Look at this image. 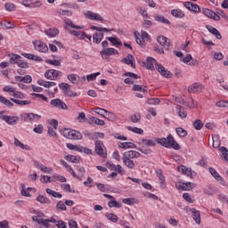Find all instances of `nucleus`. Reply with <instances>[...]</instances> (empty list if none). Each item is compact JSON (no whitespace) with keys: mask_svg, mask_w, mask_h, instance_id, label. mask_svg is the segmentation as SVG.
Segmentation results:
<instances>
[{"mask_svg":"<svg viewBox=\"0 0 228 228\" xmlns=\"http://www.w3.org/2000/svg\"><path fill=\"white\" fill-rule=\"evenodd\" d=\"M156 143L161 145L162 147H166V149H174L175 151H181V145L174 139L172 134H168L167 138H155L151 139H140L138 142L139 145L142 147H156Z\"/></svg>","mask_w":228,"mask_h":228,"instance_id":"nucleus-1","label":"nucleus"},{"mask_svg":"<svg viewBox=\"0 0 228 228\" xmlns=\"http://www.w3.org/2000/svg\"><path fill=\"white\" fill-rule=\"evenodd\" d=\"M154 65L158 72H159V74H161L163 77H172V72L167 70V69H165L163 65L158 63V61L154 58L148 57L145 63L146 69H148V70H154Z\"/></svg>","mask_w":228,"mask_h":228,"instance_id":"nucleus-2","label":"nucleus"},{"mask_svg":"<svg viewBox=\"0 0 228 228\" xmlns=\"http://www.w3.org/2000/svg\"><path fill=\"white\" fill-rule=\"evenodd\" d=\"M140 156H142V154L136 151H126L123 154V163L126 167H127V168H130V170L134 169V167H136V164L134 163V159L136 158H140Z\"/></svg>","mask_w":228,"mask_h":228,"instance_id":"nucleus-3","label":"nucleus"},{"mask_svg":"<svg viewBox=\"0 0 228 228\" xmlns=\"http://www.w3.org/2000/svg\"><path fill=\"white\" fill-rule=\"evenodd\" d=\"M61 134L64 138L68 140H81L83 138V134L70 128H64L61 130Z\"/></svg>","mask_w":228,"mask_h":228,"instance_id":"nucleus-4","label":"nucleus"},{"mask_svg":"<svg viewBox=\"0 0 228 228\" xmlns=\"http://www.w3.org/2000/svg\"><path fill=\"white\" fill-rule=\"evenodd\" d=\"M95 152L96 154H98V156H100V158H108V151H106V146H104V143H102V141H95Z\"/></svg>","mask_w":228,"mask_h":228,"instance_id":"nucleus-5","label":"nucleus"},{"mask_svg":"<svg viewBox=\"0 0 228 228\" xmlns=\"http://www.w3.org/2000/svg\"><path fill=\"white\" fill-rule=\"evenodd\" d=\"M0 118L4 120V122H6V124H9V126H16V124H19V117L8 116L4 114V111L0 112Z\"/></svg>","mask_w":228,"mask_h":228,"instance_id":"nucleus-6","label":"nucleus"},{"mask_svg":"<svg viewBox=\"0 0 228 228\" xmlns=\"http://www.w3.org/2000/svg\"><path fill=\"white\" fill-rule=\"evenodd\" d=\"M59 88L61 90H62L63 94L67 96V97H76L77 95V93L71 91V86L70 85L67 84V83H61L59 85Z\"/></svg>","mask_w":228,"mask_h":228,"instance_id":"nucleus-7","label":"nucleus"},{"mask_svg":"<svg viewBox=\"0 0 228 228\" xmlns=\"http://www.w3.org/2000/svg\"><path fill=\"white\" fill-rule=\"evenodd\" d=\"M63 74L61 71H58L56 69H48L45 73V77L46 79H50V81H56V79H59V77H61Z\"/></svg>","mask_w":228,"mask_h":228,"instance_id":"nucleus-8","label":"nucleus"},{"mask_svg":"<svg viewBox=\"0 0 228 228\" xmlns=\"http://www.w3.org/2000/svg\"><path fill=\"white\" fill-rule=\"evenodd\" d=\"M84 15L86 19H88L89 20H98L99 22H104V18H102V16L97 12L87 11L84 13Z\"/></svg>","mask_w":228,"mask_h":228,"instance_id":"nucleus-9","label":"nucleus"},{"mask_svg":"<svg viewBox=\"0 0 228 228\" xmlns=\"http://www.w3.org/2000/svg\"><path fill=\"white\" fill-rule=\"evenodd\" d=\"M33 45L36 51L39 53H47L49 51L47 45L42 41H33Z\"/></svg>","mask_w":228,"mask_h":228,"instance_id":"nucleus-10","label":"nucleus"},{"mask_svg":"<svg viewBox=\"0 0 228 228\" xmlns=\"http://www.w3.org/2000/svg\"><path fill=\"white\" fill-rule=\"evenodd\" d=\"M50 104L53 106V108H58L59 110H69L67 104L59 98L52 100L50 102Z\"/></svg>","mask_w":228,"mask_h":228,"instance_id":"nucleus-11","label":"nucleus"},{"mask_svg":"<svg viewBox=\"0 0 228 228\" xmlns=\"http://www.w3.org/2000/svg\"><path fill=\"white\" fill-rule=\"evenodd\" d=\"M157 42L166 49V51H170V39L165 36H159L157 38Z\"/></svg>","mask_w":228,"mask_h":228,"instance_id":"nucleus-12","label":"nucleus"},{"mask_svg":"<svg viewBox=\"0 0 228 228\" xmlns=\"http://www.w3.org/2000/svg\"><path fill=\"white\" fill-rule=\"evenodd\" d=\"M176 188L177 190H183V191H190V190L195 188V183L191 182L180 183L179 184H176Z\"/></svg>","mask_w":228,"mask_h":228,"instance_id":"nucleus-13","label":"nucleus"},{"mask_svg":"<svg viewBox=\"0 0 228 228\" xmlns=\"http://www.w3.org/2000/svg\"><path fill=\"white\" fill-rule=\"evenodd\" d=\"M100 54L102 58H104V56H114L118 54V50L115 48H105L100 52Z\"/></svg>","mask_w":228,"mask_h":228,"instance_id":"nucleus-14","label":"nucleus"},{"mask_svg":"<svg viewBox=\"0 0 228 228\" xmlns=\"http://www.w3.org/2000/svg\"><path fill=\"white\" fill-rule=\"evenodd\" d=\"M204 86L199 83H194L188 87V92H190V94H199V92H202Z\"/></svg>","mask_w":228,"mask_h":228,"instance_id":"nucleus-15","label":"nucleus"},{"mask_svg":"<svg viewBox=\"0 0 228 228\" xmlns=\"http://www.w3.org/2000/svg\"><path fill=\"white\" fill-rule=\"evenodd\" d=\"M121 61L126 65H131L132 69H136V63L134 61V57L133 56V54H128L127 57L123 58Z\"/></svg>","mask_w":228,"mask_h":228,"instance_id":"nucleus-16","label":"nucleus"},{"mask_svg":"<svg viewBox=\"0 0 228 228\" xmlns=\"http://www.w3.org/2000/svg\"><path fill=\"white\" fill-rule=\"evenodd\" d=\"M184 6L187 10H190V12H193L194 13H199V12H200V7L191 2H185Z\"/></svg>","mask_w":228,"mask_h":228,"instance_id":"nucleus-17","label":"nucleus"},{"mask_svg":"<svg viewBox=\"0 0 228 228\" xmlns=\"http://www.w3.org/2000/svg\"><path fill=\"white\" fill-rule=\"evenodd\" d=\"M202 12L206 15V17H208V19H213V20H220V16L215 12L209 9H203Z\"/></svg>","mask_w":228,"mask_h":228,"instance_id":"nucleus-18","label":"nucleus"},{"mask_svg":"<svg viewBox=\"0 0 228 228\" xmlns=\"http://www.w3.org/2000/svg\"><path fill=\"white\" fill-rule=\"evenodd\" d=\"M64 24L66 25L64 26V28L67 30H69V27L67 26H69V28H72L73 29H85V26H77L69 19H64Z\"/></svg>","mask_w":228,"mask_h":228,"instance_id":"nucleus-19","label":"nucleus"},{"mask_svg":"<svg viewBox=\"0 0 228 228\" xmlns=\"http://www.w3.org/2000/svg\"><path fill=\"white\" fill-rule=\"evenodd\" d=\"M42 118V116L35 113H25L24 114V120L25 122H33V120H38Z\"/></svg>","mask_w":228,"mask_h":228,"instance_id":"nucleus-20","label":"nucleus"},{"mask_svg":"<svg viewBox=\"0 0 228 228\" xmlns=\"http://www.w3.org/2000/svg\"><path fill=\"white\" fill-rule=\"evenodd\" d=\"M34 165L36 167V168H39V170H41V172H44L45 174H51V172H53V168L51 167H47L45 166H44L43 164H40V162L38 161H34Z\"/></svg>","mask_w":228,"mask_h":228,"instance_id":"nucleus-21","label":"nucleus"},{"mask_svg":"<svg viewBox=\"0 0 228 228\" xmlns=\"http://www.w3.org/2000/svg\"><path fill=\"white\" fill-rule=\"evenodd\" d=\"M191 216L198 225H200V212L195 208H190Z\"/></svg>","mask_w":228,"mask_h":228,"instance_id":"nucleus-22","label":"nucleus"},{"mask_svg":"<svg viewBox=\"0 0 228 228\" xmlns=\"http://www.w3.org/2000/svg\"><path fill=\"white\" fill-rule=\"evenodd\" d=\"M153 18L156 22H160L161 24H167L168 26H170L171 24L170 20H168V19L165 18V16L163 15L155 14Z\"/></svg>","mask_w":228,"mask_h":228,"instance_id":"nucleus-23","label":"nucleus"},{"mask_svg":"<svg viewBox=\"0 0 228 228\" xmlns=\"http://www.w3.org/2000/svg\"><path fill=\"white\" fill-rule=\"evenodd\" d=\"M45 35L50 37V38H53L54 37H58V35H60V30H58V28L45 29Z\"/></svg>","mask_w":228,"mask_h":228,"instance_id":"nucleus-24","label":"nucleus"},{"mask_svg":"<svg viewBox=\"0 0 228 228\" xmlns=\"http://www.w3.org/2000/svg\"><path fill=\"white\" fill-rule=\"evenodd\" d=\"M207 29L211 33L212 35H215L216 38L217 40H222V34H220V31L218 29L215 28L214 27L211 26H207Z\"/></svg>","mask_w":228,"mask_h":228,"instance_id":"nucleus-25","label":"nucleus"},{"mask_svg":"<svg viewBox=\"0 0 228 228\" xmlns=\"http://www.w3.org/2000/svg\"><path fill=\"white\" fill-rule=\"evenodd\" d=\"M102 38H104V33L95 32L93 35L94 44H101V42H102Z\"/></svg>","mask_w":228,"mask_h":228,"instance_id":"nucleus-26","label":"nucleus"},{"mask_svg":"<svg viewBox=\"0 0 228 228\" xmlns=\"http://www.w3.org/2000/svg\"><path fill=\"white\" fill-rule=\"evenodd\" d=\"M176 111L180 118H186V117H188V112H186V110L181 105L176 106Z\"/></svg>","mask_w":228,"mask_h":228,"instance_id":"nucleus-27","label":"nucleus"},{"mask_svg":"<svg viewBox=\"0 0 228 228\" xmlns=\"http://www.w3.org/2000/svg\"><path fill=\"white\" fill-rule=\"evenodd\" d=\"M105 115L103 116V118H106L107 120H110V122H113L117 120V116L115 113L110 111V110H104Z\"/></svg>","mask_w":228,"mask_h":228,"instance_id":"nucleus-28","label":"nucleus"},{"mask_svg":"<svg viewBox=\"0 0 228 228\" xmlns=\"http://www.w3.org/2000/svg\"><path fill=\"white\" fill-rule=\"evenodd\" d=\"M10 101L14 102V104H18V106H28V104H31V101H22L15 98H11Z\"/></svg>","mask_w":228,"mask_h":228,"instance_id":"nucleus-29","label":"nucleus"},{"mask_svg":"<svg viewBox=\"0 0 228 228\" xmlns=\"http://www.w3.org/2000/svg\"><path fill=\"white\" fill-rule=\"evenodd\" d=\"M89 124H96V126H105L106 122H104V120L102 119H99L95 117H91L89 118Z\"/></svg>","mask_w":228,"mask_h":228,"instance_id":"nucleus-30","label":"nucleus"},{"mask_svg":"<svg viewBox=\"0 0 228 228\" xmlns=\"http://www.w3.org/2000/svg\"><path fill=\"white\" fill-rule=\"evenodd\" d=\"M212 140H213L212 146L214 147V149H218L220 145H222V142L220 141V135L216 134L212 136Z\"/></svg>","mask_w":228,"mask_h":228,"instance_id":"nucleus-31","label":"nucleus"},{"mask_svg":"<svg viewBox=\"0 0 228 228\" xmlns=\"http://www.w3.org/2000/svg\"><path fill=\"white\" fill-rule=\"evenodd\" d=\"M171 15L176 19H183L184 17V12H183V11L180 9H174L171 11Z\"/></svg>","mask_w":228,"mask_h":228,"instance_id":"nucleus-32","label":"nucleus"},{"mask_svg":"<svg viewBox=\"0 0 228 228\" xmlns=\"http://www.w3.org/2000/svg\"><path fill=\"white\" fill-rule=\"evenodd\" d=\"M68 79L72 85H79V77L76 74L68 75Z\"/></svg>","mask_w":228,"mask_h":228,"instance_id":"nucleus-33","label":"nucleus"},{"mask_svg":"<svg viewBox=\"0 0 228 228\" xmlns=\"http://www.w3.org/2000/svg\"><path fill=\"white\" fill-rule=\"evenodd\" d=\"M119 148L120 149H136V144L134 142H120L119 143Z\"/></svg>","mask_w":228,"mask_h":228,"instance_id":"nucleus-34","label":"nucleus"},{"mask_svg":"<svg viewBox=\"0 0 228 228\" xmlns=\"http://www.w3.org/2000/svg\"><path fill=\"white\" fill-rule=\"evenodd\" d=\"M0 26L3 28V29H13L15 26L12 24V21H0Z\"/></svg>","mask_w":228,"mask_h":228,"instance_id":"nucleus-35","label":"nucleus"},{"mask_svg":"<svg viewBox=\"0 0 228 228\" xmlns=\"http://www.w3.org/2000/svg\"><path fill=\"white\" fill-rule=\"evenodd\" d=\"M156 174H157V176L159 177L160 183H161V185L160 187L163 189L165 188V175H163V171H161V169H157L156 171Z\"/></svg>","mask_w":228,"mask_h":228,"instance_id":"nucleus-36","label":"nucleus"},{"mask_svg":"<svg viewBox=\"0 0 228 228\" xmlns=\"http://www.w3.org/2000/svg\"><path fill=\"white\" fill-rule=\"evenodd\" d=\"M208 172L211 174V175L215 177L216 181H223L222 176L220 175V174H218V172H216V169H215L214 167H209Z\"/></svg>","mask_w":228,"mask_h":228,"instance_id":"nucleus-37","label":"nucleus"},{"mask_svg":"<svg viewBox=\"0 0 228 228\" xmlns=\"http://www.w3.org/2000/svg\"><path fill=\"white\" fill-rule=\"evenodd\" d=\"M176 134L180 136V138H185V136H188V132L184 130L183 127H177L175 128Z\"/></svg>","mask_w":228,"mask_h":228,"instance_id":"nucleus-38","label":"nucleus"},{"mask_svg":"<svg viewBox=\"0 0 228 228\" xmlns=\"http://www.w3.org/2000/svg\"><path fill=\"white\" fill-rule=\"evenodd\" d=\"M46 193H48V195H52V197H54V199H61L63 197L61 193L56 192V191L52 189H46Z\"/></svg>","mask_w":228,"mask_h":228,"instance_id":"nucleus-39","label":"nucleus"},{"mask_svg":"<svg viewBox=\"0 0 228 228\" xmlns=\"http://www.w3.org/2000/svg\"><path fill=\"white\" fill-rule=\"evenodd\" d=\"M14 145H15V147H20V149H23V151H28L29 150V146L22 143L17 138H14Z\"/></svg>","mask_w":228,"mask_h":228,"instance_id":"nucleus-40","label":"nucleus"},{"mask_svg":"<svg viewBox=\"0 0 228 228\" xmlns=\"http://www.w3.org/2000/svg\"><path fill=\"white\" fill-rule=\"evenodd\" d=\"M91 29L93 31H99L100 33H102V31H105L107 33L113 31V28H106L96 27V26H92Z\"/></svg>","mask_w":228,"mask_h":228,"instance_id":"nucleus-41","label":"nucleus"},{"mask_svg":"<svg viewBox=\"0 0 228 228\" xmlns=\"http://www.w3.org/2000/svg\"><path fill=\"white\" fill-rule=\"evenodd\" d=\"M65 159L70 163H79L80 158L74 155H66Z\"/></svg>","mask_w":228,"mask_h":228,"instance_id":"nucleus-42","label":"nucleus"},{"mask_svg":"<svg viewBox=\"0 0 228 228\" xmlns=\"http://www.w3.org/2000/svg\"><path fill=\"white\" fill-rule=\"evenodd\" d=\"M134 37H135L136 44L141 45V47H145V39L140 37V34L134 33Z\"/></svg>","mask_w":228,"mask_h":228,"instance_id":"nucleus-43","label":"nucleus"},{"mask_svg":"<svg viewBox=\"0 0 228 228\" xmlns=\"http://www.w3.org/2000/svg\"><path fill=\"white\" fill-rule=\"evenodd\" d=\"M20 61V55L12 54L10 58V63L12 65H15V63L19 65Z\"/></svg>","mask_w":228,"mask_h":228,"instance_id":"nucleus-44","label":"nucleus"},{"mask_svg":"<svg viewBox=\"0 0 228 228\" xmlns=\"http://www.w3.org/2000/svg\"><path fill=\"white\" fill-rule=\"evenodd\" d=\"M146 102L150 106H156L157 104H159V102H161V101L159 100V98H148Z\"/></svg>","mask_w":228,"mask_h":228,"instance_id":"nucleus-45","label":"nucleus"},{"mask_svg":"<svg viewBox=\"0 0 228 228\" xmlns=\"http://www.w3.org/2000/svg\"><path fill=\"white\" fill-rule=\"evenodd\" d=\"M85 134L88 136L90 140H95L97 138H104V134L102 133H94L93 135L92 134Z\"/></svg>","mask_w":228,"mask_h":228,"instance_id":"nucleus-46","label":"nucleus"},{"mask_svg":"<svg viewBox=\"0 0 228 228\" xmlns=\"http://www.w3.org/2000/svg\"><path fill=\"white\" fill-rule=\"evenodd\" d=\"M57 13H58L60 16L72 17V12H71V11H69V10H61V9H59V10L57 11Z\"/></svg>","mask_w":228,"mask_h":228,"instance_id":"nucleus-47","label":"nucleus"},{"mask_svg":"<svg viewBox=\"0 0 228 228\" xmlns=\"http://www.w3.org/2000/svg\"><path fill=\"white\" fill-rule=\"evenodd\" d=\"M193 126L196 129V131H200V129H202V127H204V123H202V120H200V119H196L193 122Z\"/></svg>","mask_w":228,"mask_h":228,"instance_id":"nucleus-48","label":"nucleus"},{"mask_svg":"<svg viewBox=\"0 0 228 228\" xmlns=\"http://www.w3.org/2000/svg\"><path fill=\"white\" fill-rule=\"evenodd\" d=\"M37 202H40V204H49L51 202V200L47 199L44 195H39L37 198Z\"/></svg>","mask_w":228,"mask_h":228,"instance_id":"nucleus-49","label":"nucleus"},{"mask_svg":"<svg viewBox=\"0 0 228 228\" xmlns=\"http://www.w3.org/2000/svg\"><path fill=\"white\" fill-rule=\"evenodd\" d=\"M106 218L114 224L118 222V216L113 213L106 214Z\"/></svg>","mask_w":228,"mask_h":228,"instance_id":"nucleus-50","label":"nucleus"},{"mask_svg":"<svg viewBox=\"0 0 228 228\" xmlns=\"http://www.w3.org/2000/svg\"><path fill=\"white\" fill-rule=\"evenodd\" d=\"M11 95H12V97H14V99H24L25 98L24 93H22L20 91H17V89Z\"/></svg>","mask_w":228,"mask_h":228,"instance_id":"nucleus-51","label":"nucleus"},{"mask_svg":"<svg viewBox=\"0 0 228 228\" xmlns=\"http://www.w3.org/2000/svg\"><path fill=\"white\" fill-rule=\"evenodd\" d=\"M107 40L112 44V45H122V42L118 37H107Z\"/></svg>","mask_w":228,"mask_h":228,"instance_id":"nucleus-52","label":"nucleus"},{"mask_svg":"<svg viewBox=\"0 0 228 228\" xmlns=\"http://www.w3.org/2000/svg\"><path fill=\"white\" fill-rule=\"evenodd\" d=\"M128 131H132V133H135L136 134H143V130L142 128H138L136 126H127Z\"/></svg>","mask_w":228,"mask_h":228,"instance_id":"nucleus-53","label":"nucleus"},{"mask_svg":"<svg viewBox=\"0 0 228 228\" xmlns=\"http://www.w3.org/2000/svg\"><path fill=\"white\" fill-rule=\"evenodd\" d=\"M109 208H122V203L117 200H110L108 203Z\"/></svg>","mask_w":228,"mask_h":228,"instance_id":"nucleus-54","label":"nucleus"},{"mask_svg":"<svg viewBox=\"0 0 228 228\" xmlns=\"http://www.w3.org/2000/svg\"><path fill=\"white\" fill-rule=\"evenodd\" d=\"M56 209L58 211H67V206H65V203L63 201H59L56 205Z\"/></svg>","mask_w":228,"mask_h":228,"instance_id":"nucleus-55","label":"nucleus"},{"mask_svg":"<svg viewBox=\"0 0 228 228\" xmlns=\"http://www.w3.org/2000/svg\"><path fill=\"white\" fill-rule=\"evenodd\" d=\"M0 102H2V104H4L5 106H9V107L13 106V102H12L10 100L6 99L4 96H2L0 98Z\"/></svg>","mask_w":228,"mask_h":228,"instance_id":"nucleus-56","label":"nucleus"},{"mask_svg":"<svg viewBox=\"0 0 228 228\" xmlns=\"http://www.w3.org/2000/svg\"><path fill=\"white\" fill-rule=\"evenodd\" d=\"M4 6H5V10H7V12H15V10L17 8V6L12 3H6Z\"/></svg>","mask_w":228,"mask_h":228,"instance_id":"nucleus-57","label":"nucleus"},{"mask_svg":"<svg viewBox=\"0 0 228 228\" xmlns=\"http://www.w3.org/2000/svg\"><path fill=\"white\" fill-rule=\"evenodd\" d=\"M4 92H6L7 94H10V95L13 94L15 92V87L12 86H6L4 87Z\"/></svg>","mask_w":228,"mask_h":228,"instance_id":"nucleus-58","label":"nucleus"},{"mask_svg":"<svg viewBox=\"0 0 228 228\" xmlns=\"http://www.w3.org/2000/svg\"><path fill=\"white\" fill-rule=\"evenodd\" d=\"M219 151L222 152V154L224 156V159L225 161H228V150H227V148H225L224 146H222Z\"/></svg>","mask_w":228,"mask_h":228,"instance_id":"nucleus-59","label":"nucleus"},{"mask_svg":"<svg viewBox=\"0 0 228 228\" xmlns=\"http://www.w3.org/2000/svg\"><path fill=\"white\" fill-rule=\"evenodd\" d=\"M131 120L134 124H138V122H140V120H142V116L140 114H134L131 117Z\"/></svg>","mask_w":228,"mask_h":228,"instance_id":"nucleus-60","label":"nucleus"},{"mask_svg":"<svg viewBox=\"0 0 228 228\" xmlns=\"http://www.w3.org/2000/svg\"><path fill=\"white\" fill-rule=\"evenodd\" d=\"M97 76H101V72H96L91 75L86 76V80L87 81H94V79L97 78Z\"/></svg>","mask_w":228,"mask_h":228,"instance_id":"nucleus-61","label":"nucleus"},{"mask_svg":"<svg viewBox=\"0 0 228 228\" xmlns=\"http://www.w3.org/2000/svg\"><path fill=\"white\" fill-rule=\"evenodd\" d=\"M46 63H49V65H53L54 67H60L61 65V62L58 60H47Z\"/></svg>","mask_w":228,"mask_h":228,"instance_id":"nucleus-62","label":"nucleus"},{"mask_svg":"<svg viewBox=\"0 0 228 228\" xmlns=\"http://www.w3.org/2000/svg\"><path fill=\"white\" fill-rule=\"evenodd\" d=\"M216 106H217L218 108H228V101L216 102Z\"/></svg>","mask_w":228,"mask_h":228,"instance_id":"nucleus-63","label":"nucleus"},{"mask_svg":"<svg viewBox=\"0 0 228 228\" xmlns=\"http://www.w3.org/2000/svg\"><path fill=\"white\" fill-rule=\"evenodd\" d=\"M42 216H43V214L34 216H32V220H33V222H36L37 224H42V221L44 220V219H42Z\"/></svg>","mask_w":228,"mask_h":228,"instance_id":"nucleus-64","label":"nucleus"}]
</instances>
